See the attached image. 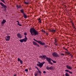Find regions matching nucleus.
<instances>
[{"mask_svg":"<svg viewBox=\"0 0 76 76\" xmlns=\"http://www.w3.org/2000/svg\"><path fill=\"white\" fill-rule=\"evenodd\" d=\"M65 76H70V75H69V74H68L67 72L65 73Z\"/></svg>","mask_w":76,"mask_h":76,"instance_id":"c85d7f7f","label":"nucleus"},{"mask_svg":"<svg viewBox=\"0 0 76 76\" xmlns=\"http://www.w3.org/2000/svg\"><path fill=\"white\" fill-rule=\"evenodd\" d=\"M72 28H73V29H76V28L75 27V25L73 24L72 25Z\"/></svg>","mask_w":76,"mask_h":76,"instance_id":"a878e982","label":"nucleus"},{"mask_svg":"<svg viewBox=\"0 0 76 76\" xmlns=\"http://www.w3.org/2000/svg\"><path fill=\"white\" fill-rule=\"evenodd\" d=\"M68 44H69V43H68Z\"/></svg>","mask_w":76,"mask_h":76,"instance_id":"bf43d9fd","label":"nucleus"},{"mask_svg":"<svg viewBox=\"0 0 76 76\" xmlns=\"http://www.w3.org/2000/svg\"><path fill=\"white\" fill-rule=\"evenodd\" d=\"M64 2L63 4H62L63 5H64Z\"/></svg>","mask_w":76,"mask_h":76,"instance_id":"de8ad7c7","label":"nucleus"},{"mask_svg":"<svg viewBox=\"0 0 76 76\" xmlns=\"http://www.w3.org/2000/svg\"><path fill=\"white\" fill-rule=\"evenodd\" d=\"M31 3H33V1H31Z\"/></svg>","mask_w":76,"mask_h":76,"instance_id":"3c124183","label":"nucleus"},{"mask_svg":"<svg viewBox=\"0 0 76 76\" xmlns=\"http://www.w3.org/2000/svg\"><path fill=\"white\" fill-rule=\"evenodd\" d=\"M19 41L20 42L23 43V42H26V41L24 39H20Z\"/></svg>","mask_w":76,"mask_h":76,"instance_id":"6ab92c4d","label":"nucleus"},{"mask_svg":"<svg viewBox=\"0 0 76 76\" xmlns=\"http://www.w3.org/2000/svg\"><path fill=\"white\" fill-rule=\"evenodd\" d=\"M60 9H61V8H60Z\"/></svg>","mask_w":76,"mask_h":76,"instance_id":"69168bd1","label":"nucleus"},{"mask_svg":"<svg viewBox=\"0 0 76 76\" xmlns=\"http://www.w3.org/2000/svg\"><path fill=\"white\" fill-rule=\"evenodd\" d=\"M32 43L34 45H35V46H37V47H39V45H38V43H37V42L33 41Z\"/></svg>","mask_w":76,"mask_h":76,"instance_id":"f8f14e48","label":"nucleus"},{"mask_svg":"<svg viewBox=\"0 0 76 76\" xmlns=\"http://www.w3.org/2000/svg\"><path fill=\"white\" fill-rule=\"evenodd\" d=\"M23 17H24V18L25 19H26L27 18V15L25 14V13L23 14Z\"/></svg>","mask_w":76,"mask_h":76,"instance_id":"5701e85b","label":"nucleus"},{"mask_svg":"<svg viewBox=\"0 0 76 76\" xmlns=\"http://www.w3.org/2000/svg\"><path fill=\"white\" fill-rule=\"evenodd\" d=\"M16 7L17 8V9H20V5H17Z\"/></svg>","mask_w":76,"mask_h":76,"instance_id":"cd10ccee","label":"nucleus"},{"mask_svg":"<svg viewBox=\"0 0 76 76\" xmlns=\"http://www.w3.org/2000/svg\"><path fill=\"white\" fill-rule=\"evenodd\" d=\"M62 76H64V75H63Z\"/></svg>","mask_w":76,"mask_h":76,"instance_id":"13d9d810","label":"nucleus"},{"mask_svg":"<svg viewBox=\"0 0 76 76\" xmlns=\"http://www.w3.org/2000/svg\"><path fill=\"white\" fill-rule=\"evenodd\" d=\"M25 72H28V69H26L25 70Z\"/></svg>","mask_w":76,"mask_h":76,"instance_id":"2f4dec72","label":"nucleus"},{"mask_svg":"<svg viewBox=\"0 0 76 76\" xmlns=\"http://www.w3.org/2000/svg\"><path fill=\"white\" fill-rule=\"evenodd\" d=\"M70 27L71 28V29H72V27L71 26H70Z\"/></svg>","mask_w":76,"mask_h":76,"instance_id":"49530a36","label":"nucleus"},{"mask_svg":"<svg viewBox=\"0 0 76 76\" xmlns=\"http://www.w3.org/2000/svg\"><path fill=\"white\" fill-rule=\"evenodd\" d=\"M43 73H47V72L45 71H44L43 72Z\"/></svg>","mask_w":76,"mask_h":76,"instance_id":"58836bf2","label":"nucleus"},{"mask_svg":"<svg viewBox=\"0 0 76 76\" xmlns=\"http://www.w3.org/2000/svg\"><path fill=\"white\" fill-rule=\"evenodd\" d=\"M22 7L21 6V5H20V9L21 8H22Z\"/></svg>","mask_w":76,"mask_h":76,"instance_id":"ea45409f","label":"nucleus"},{"mask_svg":"<svg viewBox=\"0 0 76 76\" xmlns=\"http://www.w3.org/2000/svg\"><path fill=\"white\" fill-rule=\"evenodd\" d=\"M10 36H7L5 37V40L6 41H9L10 40Z\"/></svg>","mask_w":76,"mask_h":76,"instance_id":"ddd939ff","label":"nucleus"},{"mask_svg":"<svg viewBox=\"0 0 76 76\" xmlns=\"http://www.w3.org/2000/svg\"><path fill=\"white\" fill-rule=\"evenodd\" d=\"M64 7H65V8H67V6H65Z\"/></svg>","mask_w":76,"mask_h":76,"instance_id":"c03bdc74","label":"nucleus"},{"mask_svg":"<svg viewBox=\"0 0 76 76\" xmlns=\"http://www.w3.org/2000/svg\"><path fill=\"white\" fill-rule=\"evenodd\" d=\"M25 38L24 39V40L26 41V42L27 41V40L28 39V38L26 37V36H25Z\"/></svg>","mask_w":76,"mask_h":76,"instance_id":"393cba45","label":"nucleus"},{"mask_svg":"<svg viewBox=\"0 0 76 76\" xmlns=\"http://www.w3.org/2000/svg\"><path fill=\"white\" fill-rule=\"evenodd\" d=\"M70 22L71 23L72 25H74V23H73V22H72V21H71Z\"/></svg>","mask_w":76,"mask_h":76,"instance_id":"f704fd0d","label":"nucleus"},{"mask_svg":"<svg viewBox=\"0 0 76 76\" xmlns=\"http://www.w3.org/2000/svg\"><path fill=\"white\" fill-rule=\"evenodd\" d=\"M49 58V59H50V60L51 61H53L54 60H53L51 58Z\"/></svg>","mask_w":76,"mask_h":76,"instance_id":"e433bc0d","label":"nucleus"},{"mask_svg":"<svg viewBox=\"0 0 76 76\" xmlns=\"http://www.w3.org/2000/svg\"><path fill=\"white\" fill-rule=\"evenodd\" d=\"M52 55L55 57H60V55H58L57 53L56 52L53 53H52Z\"/></svg>","mask_w":76,"mask_h":76,"instance_id":"6e6552de","label":"nucleus"},{"mask_svg":"<svg viewBox=\"0 0 76 76\" xmlns=\"http://www.w3.org/2000/svg\"><path fill=\"white\" fill-rule=\"evenodd\" d=\"M63 45H64V44H63Z\"/></svg>","mask_w":76,"mask_h":76,"instance_id":"0e129e2a","label":"nucleus"},{"mask_svg":"<svg viewBox=\"0 0 76 76\" xmlns=\"http://www.w3.org/2000/svg\"><path fill=\"white\" fill-rule=\"evenodd\" d=\"M6 17H7V15H6Z\"/></svg>","mask_w":76,"mask_h":76,"instance_id":"6e6d98bb","label":"nucleus"},{"mask_svg":"<svg viewBox=\"0 0 76 76\" xmlns=\"http://www.w3.org/2000/svg\"><path fill=\"white\" fill-rule=\"evenodd\" d=\"M65 72H69V73H70V74H72V72L71 71H70L68 69L65 70Z\"/></svg>","mask_w":76,"mask_h":76,"instance_id":"aec40b11","label":"nucleus"},{"mask_svg":"<svg viewBox=\"0 0 76 76\" xmlns=\"http://www.w3.org/2000/svg\"><path fill=\"white\" fill-rule=\"evenodd\" d=\"M28 10V11H29L30 10Z\"/></svg>","mask_w":76,"mask_h":76,"instance_id":"052dcab7","label":"nucleus"},{"mask_svg":"<svg viewBox=\"0 0 76 76\" xmlns=\"http://www.w3.org/2000/svg\"><path fill=\"white\" fill-rule=\"evenodd\" d=\"M0 4L2 7H1V9H3L4 11H5V12H6V11L7 10V9H6V8H7V6L6 5H4V4L2 2L0 3Z\"/></svg>","mask_w":76,"mask_h":76,"instance_id":"20e7f679","label":"nucleus"},{"mask_svg":"<svg viewBox=\"0 0 76 76\" xmlns=\"http://www.w3.org/2000/svg\"><path fill=\"white\" fill-rule=\"evenodd\" d=\"M28 2H26L25 1V0H24V4H26V5H27V4H31L30 3V1H31V0H26Z\"/></svg>","mask_w":76,"mask_h":76,"instance_id":"1a4fd4ad","label":"nucleus"},{"mask_svg":"<svg viewBox=\"0 0 76 76\" xmlns=\"http://www.w3.org/2000/svg\"><path fill=\"white\" fill-rule=\"evenodd\" d=\"M59 36H60V37H61V35H59Z\"/></svg>","mask_w":76,"mask_h":76,"instance_id":"4d7b16f0","label":"nucleus"},{"mask_svg":"<svg viewBox=\"0 0 76 76\" xmlns=\"http://www.w3.org/2000/svg\"><path fill=\"white\" fill-rule=\"evenodd\" d=\"M33 39L34 41H36V42H37L38 43V44H39L40 45H45V43L42 42L41 41L37 40L35 39V38H34Z\"/></svg>","mask_w":76,"mask_h":76,"instance_id":"423d86ee","label":"nucleus"},{"mask_svg":"<svg viewBox=\"0 0 76 76\" xmlns=\"http://www.w3.org/2000/svg\"><path fill=\"white\" fill-rule=\"evenodd\" d=\"M64 6L65 7V6H66V5H64Z\"/></svg>","mask_w":76,"mask_h":76,"instance_id":"864d4df0","label":"nucleus"},{"mask_svg":"<svg viewBox=\"0 0 76 76\" xmlns=\"http://www.w3.org/2000/svg\"><path fill=\"white\" fill-rule=\"evenodd\" d=\"M29 69V70H32V69H31V67H30L29 68H28Z\"/></svg>","mask_w":76,"mask_h":76,"instance_id":"79ce46f5","label":"nucleus"},{"mask_svg":"<svg viewBox=\"0 0 76 76\" xmlns=\"http://www.w3.org/2000/svg\"><path fill=\"white\" fill-rule=\"evenodd\" d=\"M65 45H66V46H67V44H66V43H65Z\"/></svg>","mask_w":76,"mask_h":76,"instance_id":"a18cd8bd","label":"nucleus"},{"mask_svg":"<svg viewBox=\"0 0 76 76\" xmlns=\"http://www.w3.org/2000/svg\"><path fill=\"white\" fill-rule=\"evenodd\" d=\"M18 61H20V64H23V61H22V60H20V58H18Z\"/></svg>","mask_w":76,"mask_h":76,"instance_id":"f3484780","label":"nucleus"},{"mask_svg":"<svg viewBox=\"0 0 76 76\" xmlns=\"http://www.w3.org/2000/svg\"><path fill=\"white\" fill-rule=\"evenodd\" d=\"M66 67L67 69H69L70 70H72V67L70 66L69 65H66Z\"/></svg>","mask_w":76,"mask_h":76,"instance_id":"dca6fc26","label":"nucleus"},{"mask_svg":"<svg viewBox=\"0 0 76 76\" xmlns=\"http://www.w3.org/2000/svg\"><path fill=\"white\" fill-rule=\"evenodd\" d=\"M60 55H61V56H65V54L63 53H61L60 54Z\"/></svg>","mask_w":76,"mask_h":76,"instance_id":"473e14b6","label":"nucleus"},{"mask_svg":"<svg viewBox=\"0 0 76 76\" xmlns=\"http://www.w3.org/2000/svg\"><path fill=\"white\" fill-rule=\"evenodd\" d=\"M39 58H41L42 59L43 58L44 60H45L46 59L47 61H48V63H49V64H50L51 65H53V63L51 62V61L50 60V58L49 57H47V56H46V55H43L42 56H41L39 57Z\"/></svg>","mask_w":76,"mask_h":76,"instance_id":"f03ea898","label":"nucleus"},{"mask_svg":"<svg viewBox=\"0 0 76 76\" xmlns=\"http://www.w3.org/2000/svg\"><path fill=\"white\" fill-rule=\"evenodd\" d=\"M73 61H75L73 60Z\"/></svg>","mask_w":76,"mask_h":76,"instance_id":"603ef678","label":"nucleus"},{"mask_svg":"<svg viewBox=\"0 0 76 76\" xmlns=\"http://www.w3.org/2000/svg\"><path fill=\"white\" fill-rule=\"evenodd\" d=\"M41 31V32H44L45 34V33H46L45 31V30H44V29H42Z\"/></svg>","mask_w":76,"mask_h":76,"instance_id":"c756f323","label":"nucleus"},{"mask_svg":"<svg viewBox=\"0 0 76 76\" xmlns=\"http://www.w3.org/2000/svg\"><path fill=\"white\" fill-rule=\"evenodd\" d=\"M54 39H55L54 40V41H55V43H54V44L55 45H56V46H58V45H57V41H58V39H57L56 38H54Z\"/></svg>","mask_w":76,"mask_h":76,"instance_id":"4468645a","label":"nucleus"},{"mask_svg":"<svg viewBox=\"0 0 76 76\" xmlns=\"http://www.w3.org/2000/svg\"><path fill=\"white\" fill-rule=\"evenodd\" d=\"M14 76H17V75L16 74H15L14 75Z\"/></svg>","mask_w":76,"mask_h":76,"instance_id":"a19ab883","label":"nucleus"},{"mask_svg":"<svg viewBox=\"0 0 76 76\" xmlns=\"http://www.w3.org/2000/svg\"><path fill=\"white\" fill-rule=\"evenodd\" d=\"M40 11L41 12V10H40Z\"/></svg>","mask_w":76,"mask_h":76,"instance_id":"774afa93","label":"nucleus"},{"mask_svg":"<svg viewBox=\"0 0 76 76\" xmlns=\"http://www.w3.org/2000/svg\"><path fill=\"white\" fill-rule=\"evenodd\" d=\"M35 68L36 69H37V70H38V71H37V73H39V75H40V76H41V73H42V72H41V71L39 70L37 66H35Z\"/></svg>","mask_w":76,"mask_h":76,"instance_id":"9b49d317","label":"nucleus"},{"mask_svg":"<svg viewBox=\"0 0 76 76\" xmlns=\"http://www.w3.org/2000/svg\"><path fill=\"white\" fill-rule=\"evenodd\" d=\"M67 48H69V47H67Z\"/></svg>","mask_w":76,"mask_h":76,"instance_id":"5fc2aeb1","label":"nucleus"},{"mask_svg":"<svg viewBox=\"0 0 76 76\" xmlns=\"http://www.w3.org/2000/svg\"><path fill=\"white\" fill-rule=\"evenodd\" d=\"M63 48L64 49V50H65L66 51H64V52H65L64 53L65 54V56H68L69 57L71 56L70 58H73V56L72 55V54H71V52L69 51L67 48H65V47H63Z\"/></svg>","mask_w":76,"mask_h":76,"instance_id":"7ed1b4c3","label":"nucleus"},{"mask_svg":"<svg viewBox=\"0 0 76 76\" xmlns=\"http://www.w3.org/2000/svg\"><path fill=\"white\" fill-rule=\"evenodd\" d=\"M6 20H5L4 19H3L2 20V21L1 22V26H4V23H6Z\"/></svg>","mask_w":76,"mask_h":76,"instance_id":"2eb2a0df","label":"nucleus"},{"mask_svg":"<svg viewBox=\"0 0 76 76\" xmlns=\"http://www.w3.org/2000/svg\"><path fill=\"white\" fill-rule=\"evenodd\" d=\"M68 26V27H69V26Z\"/></svg>","mask_w":76,"mask_h":76,"instance_id":"680f3d73","label":"nucleus"},{"mask_svg":"<svg viewBox=\"0 0 76 76\" xmlns=\"http://www.w3.org/2000/svg\"><path fill=\"white\" fill-rule=\"evenodd\" d=\"M71 31H73V29H72Z\"/></svg>","mask_w":76,"mask_h":76,"instance_id":"e2e57ef3","label":"nucleus"},{"mask_svg":"<svg viewBox=\"0 0 76 76\" xmlns=\"http://www.w3.org/2000/svg\"><path fill=\"white\" fill-rule=\"evenodd\" d=\"M68 59H69V58H68Z\"/></svg>","mask_w":76,"mask_h":76,"instance_id":"338daca9","label":"nucleus"},{"mask_svg":"<svg viewBox=\"0 0 76 76\" xmlns=\"http://www.w3.org/2000/svg\"><path fill=\"white\" fill-rule=\"evenodd\" d=\"M57 28H56V27H55V29L53 28H48V30L49 31L51 32H53V33H55V32H56V30H57Z\"/></svg>","mask_w":76,"mask_h":76,"instance_id":"39448f33","label":"nucleus"},{"mask_svg":"<svg viewBox=\"0 0 76 76\" xmlns=\"http://www.w3.org/2000/svg\"><path fill=\"white\" fill-rule=\"evenodd\" d=\"M46 69L47 70H49L50 69V70H54V67H53V66H50V67H49L48 66H46Z\"/></svg>","mask_w":76,"mask_h":76,"instance_id":"9d476101","label":"nucleus"},{"mask_svg":"<svg viewBox=\"0 0 76 76\" xmlns=\"http://www.w3.org/2000/svg\"><path fill=\"white\" fill-rule=\"evenodd\" d=\"M66 25H68V26H69V24H68V23H67V24H66Z\"/></svg>","mask_w":76,"mask_h":76,"instance_id":"8fccbe9b","label":"nucleus"},{"mask_svg":"<svg viewBox=\"0 0 76 76\" xmlns=\"http://www.w3.org/2000/svg\"><path fill=\"white\" fill-rule=\"evenodd\" d=\"M38 74L37 72H36L34 73V76H38Z\"/></svg>","mask_w":76,"mask_h":76,"instance_id":"bb28decb","label":"nucleus"},{"mask_svg":"<svg viewBox=\"0 0 76 76\" xmlns=\"http://www.w3.org/2000/svg\"><path fill=\"white\" fill-rule=\"evenodd\" d=\"M53 63H56V61H53Z\"/></svg>","mask_w":76,"mask_h":76,"instance_id":"4c0bfd02","label":"nucleus"},{"mask_svg":"<svg viewBox=\"0 0 76 76\" xmlns=\"http://www.w3.org/2000/svg\"><path fill=\"white\" fill-rule=\"evenodd\" d=\"M38 21L39 23H42V22H41V20L40 18H39L38 19Z\"/></svg>","mask_w":76,"mask_h":76,"instance_id":"4be33fe9","label":"nucleus"},{"mask_svg":"<svg viewBox=\"0 0 76 76\" xmlns=\"http://www.w3.org/2000/svg\"><path fill=\"white\" fill-rule=\"evenodd\" d=\"M38 63L39 64H37V66H39V67H40V68H41L42 67V66H43V65L45 63V62L44 61L43 62L41 63L38 61Z\"/></svg>","mask_w":76,"mask_h":76,"instance_id":"0eeeda50","label":"nucleus"},{"mask_svg":"<svg viewBox=\"0 0 76 76\" xmlns=\"http://www.w3.org/2000/svg\"><path fill=\"white\" fill-rule=\"evenodd\" d=\"M3 72H4V73H5V72H4V70H3Z\"/></svg>","mask_w":76,"mask_h":76,"instance_id":"09e8293b","label":"nucleus"},{"mask_svg":"<svg viewBox=\"0 0 76 76\" xmlns=\"http://www.w3.org/2000/svg\"><path fill=\"white\" fill-rule=\"evenodd\" d=\"M21 12V13H23V14H24V10L23 9H22L21 10H20Z\"/></svg>","mask_w":76,"mask_h":76,"instance_id":"412c9836","label":"nucleus"},{"mask_svg":"<svg viewBox=\"0 0 76 76\" xmlns=\"http://www.w3.org/2000/svg\"><path fill=\"white\" fill-rule=\"evenodd\" d=\"M44 47H45V48H47V46L45 45L44 46Z\"/></svg>","mask_w":76,"mask_h":76,"instance_id":"37998d69","label":"nucleus"},{"mask_svg":"<svg viewBox=\"0 0 76 76\" xmlns=\"http://www.w3.org/2000/svg\"><path fill=\"white\" fill-rule=\"evenodd\" d=\"M24 35L25 36H26V35H27V33L26 32H25L24 33Z\"/></svg>","mask_w":76,"mask_h":76,"instance_id":"c9c22d12","label":"nucleus"},{"mask_svg":"<svg viewBox=\"0 0 76 76\" xmlns=\"http://www.w3.org/2000/svg\"><path fill=\"white\" fill-rule=\"evenodd\" d=\"M17 36L18 38H19L20 39H21L22 38V36H21V35L20 33H18Z\"/></svg>","mask_w":76,"mask_h":76,"instance_id":"a211bd4d","label":"nucleus"},{"mask_svg":"<svg viewBox=\"0 0 76 76\" xmlns=\"http://www.w3.org/2000/svg\"><path fill=\"white\" fill-rule=\"evenodd\" d=\"M45 34H46L47 36H48V32L47 31Z\"/></svg>","mask_w":76,"mask_h":76,"instance_id":"72a5a7b5","label":"nucleus"},{"mask_svg":"<svg viewBox=\"0 0 76 76\" xmlns=\"http://www.w3.org/2000/svg\"><path fill=\"white\" fill-rule=\"evenodd\" d=\"M30 32L31 33V34L32 36L34 35V36H36L39 34L38 31H37L35 28L32 27L30 28Z\"/></svg>","mask_w":76,"mask_h":76,"instance_id":"f257e3e1","label":"nucleus"},{"mask_svg":"<svg viewBox=\"0 0 76 76\" xmlns=\"http://www.w3.org/2000/svg\"><path fill=\"white\" fill-rule=\"evenodd\" d=\"M1 1L2 2L4 3V4H6V3L5 2V1H4V0H1Z\"/></svg>","mask_w":76,"mask_h":76,"instance_id":"7c9ffc66","label":"nucleus"},{"mask_svg":"<svg viewBox=\"0 0 76 76\" xmlns=\"http://www.w3.org/2000/svg\"><path fill=\"white\" fill-rule=\"evenodd\" d=\"M16 22H18V23L17 24V25H19V26H22V24H20V22H19V21H16Z\"/></svg>","mask_w":76,"mask_h":76,"instance_id":"b1692460","label":"nucleus"}]
</instances>
